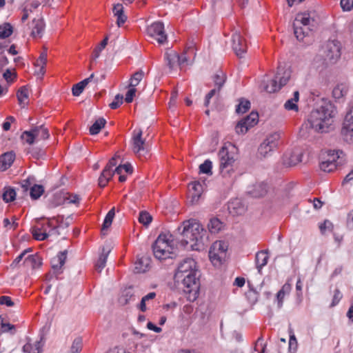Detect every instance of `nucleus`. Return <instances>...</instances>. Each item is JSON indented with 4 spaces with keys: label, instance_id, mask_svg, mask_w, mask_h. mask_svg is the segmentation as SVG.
<instances>
[{
    "label": "nucleus",
    "instance_id": "obj_1",
    "mask_svg": "<svg viewBox=\"0 0 353 353\" xmlns=\"http://www.w3.org/2000/svg\"><path fill=\"white\" fill-rule=\"evenodd\" d=\"M199 274L196 261L191 258L183 259L174 274V281L186 294L188 301H194L199 294Z\"/></svg>",
    "mask_w": 353,
    "mask_h": 353
},
{
    "label": "nucleus",
    "instance_id": "obj_2",
    "mask_svg": "<svg viewBox=\"0 0 353 353\" xmlns=\"http://www.w3.org/2000/svg\"><path fill=\"white\" fill-rule=\"evenodd\" d=\"M178 230L183 237L181 240L183 245L190 244L191 249L196 251L204 250L208 238L206 231L199 223L195 220L184 221Z\"/></svg>",
    "mask_w": 353,
    "mask_h": 353
},
{
    "label": "nucleus",
    "instance_id": "obj_3",
    "mask_svg": "<svg viewBox=\"0 0 353 353\" xmlns=\"http://www.w3.org/2000/svg\"><path fill=\"white\" fill-rule=\"evenodd\" d=\"M335 113L334 104L330 100L322 99L309 116L310 127L317 132H326L333 122Z\"/></svg>",
    "mask_w": 353,
    "mask_h": 353
},
{
    "label": "nucleus",
    "instance_id": "obj_4",
    "mask_svg": "<svg viewBox=\"0 0 353 353\" xmlns=\"http://www.w3.org/2000/svg\"><path fill=\"white\" fill-rule=\"evenodd\" d=\"M196 52L194 46H188L183 53L179 55L176 51L168 50L164 54V59L169 72H172L177 65L182 66L188 63L191 57L194 58Z\"/></svg>",
    "mask_w": 353,
    "mask_h": 353
},
{
    "label": "nucleus",
    "instance_id": "obj_5",
    "mask_svg": "<svg viewBox=\"0 0 353 353\" xmlns=\"http://www.w3.org/2000/svg\"><path fill=\"white\" fill-rule=\"evenodd\" d=\"M172 235L170 234H161L152 245L154 256L163 260L167 258H172L173 252Z\"/></svg>",
    "mask_w": 353,
    "mask_h": 353
},
{
    "label": "nucleus",
    "instance_id": "obj_6",
    "mask_svg": "<svg viewBox=\"0 0 353 353\" xmlns=\"http://www.w3.org/2000/svg\"><path fill=\"white\" fill-rule=\"evenodd\" d=\"M314 23V20L309 13L297 14L293 23L294 33L296 39L301 41L308 35L312 30V27Z\"/></svg>",
    "mask_w": 353,
    "mask_h": 353
},
{
    "label": "nucleus",
    "instance_id": "obj_7",
    "mask_svg": "<svg viewBox=\"0 0 353 353\" xmlns=\"http://www.w3.org/2000/svg\"><path fill=\"white\" fill-rule=\"evenodd\" d=\"M281 134L279 132H274L268 135L260 144L258 148V153L261 158L268 157L279 145Z\"/></svg>",
    "mask_w": 353,
    "mask_h": 353
},
{
    "label": "nucleus",
    "instance_id": "obj_8",
    "mask_svg": "<svg viewBox=\"0 0 353 353\" xmlns=\"http://www.w3.org/2000/svg\"><path fill=\"white\" fill-rule=\"evenodd\" d=\"M325 61L334 63L341 57V43L337 40H329L323 47Z\"/></svg>",
    "mask_w": 353,
    "mask_h": 353
},
{
    "label": "nucleus",
    "instance_id": "obj_9",
    "mask_svg": "<svg viewBox=\"0 0 353 353\" xmlns=\"http://www.w3.org/2000/svg\"><path fill=\"white\" fill-rule=\"evenodd\" d=\"M220 160V172L223 176L229 174L232 170V166L235 161L234 157L230 154L226 147L223 146L219 152Z\"/></svg>",
    "mask_w": 353,
    "mask_h": 353
},
{
    "label": "nucleus",
    "instance_id": "obj_10",
    "mask_svg": "<svg viewBox=\"0 0 353 353\" xmlns=\"http://www.w3.org/2000/svg\"><path fill=\"white\" fill-rule=\"evenodd\" d=\"M142 134L143 132L141 129L137 132L134 131L132 138V151L139 158L145 157L148 153L145 140L142 138Z\"/></svg>",
    "mask_w": 353,
    "mask_h": 353
},
{
    "label": "nucleus",
    "instance_id": "obj_11",
    "mask_svg": "<svg viewBox=\"0 0 353 353\" xmlns=\"http://www.w3.org/2000/svg\"><path fill=\"white\" fill-rule=\"evenodd\" d=\"M46 217H41L36 219L37 225L32 226L30 229L31 234L33 238L39 241L46 240L49 236L50 234L48 233V228H49L46 223H41V220H46Z\"/></svg>",
    "mask_w": 353,
    "mask_h": 353
},
{
    "label": "nucleus",
    "instance_id": "obj_12",
    "mask_svg": "<svg viewBox=\"0 0 353 353\" xmlns=\"http://www.w3.org/2000/svg\"><path fill=\"white\" fill-rule=\"evenodd\" d=\"M259 121V114L256 112H252L245 118L241 119L238 122L235 127L237 134H245L248 132V129L257 124Z\"/></svg>",
    "mask_w": 353,
    "mask_h": 353
},
{
    "label": "nucleus",
    "instance_id": "obj_13",
    "mask_svg": "<svg viewBox=\"0 0 353 353\" xmlns=\"http://www.w3.org/2000/svg\"><path fill=\"white\" fill-rule=\"evenodd\" d=\"M147 32L150 37L155 39L160 44L164 43L167 40V35L164 31V25L161 21L152 23L147 28Z\"/></svg>",
    "mask_w": 353,
    "mask_h": 353
},
{
    "label": "nucleus",
    "instance_id": "obj_14",
    "mask_svg": "<svg viewBox=\"0 0 353 353\" xmlns=\"http://www.w3.org/2000/svg\"><path fill=\"white\" fill-rule=\"evenodd\" d=\"M302 160V152L299 149L287 151L283 156V164L286 167L296 165Z\"/></svg>",
    "mask_w": 353,
    "mask_h": 353
},
{
    "label": "nucleus",
    "instance_id": "obj_15",
    "mask_svg": "<svg viewBox=\"0 0 353 353\" xmlns=\"http://www.w3.org/2000/svg\"><path fill=\"white\" fill-rule=\"evenodd\" d=\"M232 49L236 55L241 58L243 55L246 52L247 50V46L244 39L242 38L239 33L236 32L232 35Z\"/></svg>",
    "mask_w": 353,
    "mask_h": 353
},
{
    "label": "nucleus",
    "instance_id": "obj_16",
    "mask_svg": "<svg viewBox=\"0 0 353 353\" xmlns=\"http://www.w3.org/2000/svg\"><path fill=\"white\" fill-rule=\"evenodd\" d=\"M342 134L347 139V137H353V107L347 112L342 128Z\"/></svg>",
    "mask_w": 353,
    "mask_h": 353
},
{
    "label": "nucleus",
    "instance_id": "obj_17",
    "mask_svg": "<svg viewBox=\"0 0 353 353\" xmlns=\"http://www.w3.org/2000/svg\"><path fill=\"white\" fill-rule=\"evenodd\" d=\"M268 190V185L265 182H259L254 184L251 189L248 191V193L253 197H261L265 196Z\"/></svg>",
    "mask_w": 353,
    "mask_h": 353
},
{
    "label": "nucleus",
    "instance_id": "obj_18",
    "mask_svg": "<svg viewBox=\"0 0 353 353\" xmlns=\"http://www.w3.org/2000/svg\"><path fill=\"white\" fill-rule=\"evenodd\" d=\"M31 36L34 38L41 37L44 28H45V23L42 18L39 19H34L31 23Z\"/></svg>",
    "mask_w": 353,
    "mask_h": 353
},
{
    "label": "nucleus",
    "instance_id": "obj_19",
    "mask_svg": "<svg viewBox=\"0 0 353 353\" xmlns=\"http://www.w3.org/2000/svg\"><path fill=\"white\" fill-rule=\"evenodd\" d=\"M291 77V71L289 69H284L281 65L277 68V72L275 76V79L279 81V85L281 88L287 84Z\"/></svg>",
    "mask_w": 353,
    "mask_h": 353
},
{
    "label": "nucleus",
    "instance_id": "obj_20",
    "mask_svg": "<svg viewBox=\"0 0 353 353\" xmlns=\"http://www.w3.org/2000/svg\"><path fill=\"white\" fill-rule=\"evenodd\" d=\"M228 210L233 216H238L243 214L245 210L246 207L239 199H235L228 204Z\"/></svg>",
    "mask_w": 353,
    "mask_h": 353
},
{
    "label": "nucleus",
    "instance_id": "obj_21",
    "mask_svg": "<svg viewBox=\"0 0 353 353\" xmlns=\"http://www.w3.org/2000/svg\"><path fill=\"white\" fill-rule=\"evenodd\" d=\"M150 259L148 256H141L134 263V272L137 274L145 272L150 268Z\"/></svg>",
    "mask_w": 353,
    "mask_h": 353
},
{
    "label": "nucleus",
    "instance_id": "obj_22",
    "mask_svg": "<svg viewBox=\"0 0 353 353\" xmlns=\"http://www.w3.org/2000/svg\"><path fill=\"white\" fill-rule=\"evenodd\" d=\"M15 159L13 152H6L0 157V171H4L11 166Z\"/></svg>",
    "mask_w": 353,
    "mask_h": 353
},
{
    "label": "nucleus",
    "instance_id": "obj_23",
    "mask_svg": "<svg viewBox=\"0 0 353 353\" xmlns=\"http://www.w3.org/2000/svg\"><path fill=\"white\" fill-rule=\"evenodd\" d=\"M269 259L268 250H261L256 254L255 263L259 273H261L263 267L267 265Z\"/></svg>",
    "mask_w": 353,
    "mask_h": 353
},
{
    "label": "nucleus",
    "instance_id": "obj_24",
    "mask_svg": "<svg viewBox=\"0 0 353 353\" xmlns=\"http://www.w3.org/2000/svg\"><path fill=\"white\" fill-rule=\"evenodd\" d=\"M67 250L60 252L57 256L51 260L52 268L54 272L59 271L64 265L67 258Z\"/></svg>",
    "mask_w": 353,
    "mask_h": 353
},
{
    "label": "nucleus",
    "instance_id": "obj_25",
    "mask_svg": "<svg viewBox=\"0 0 353 353\" xmlns=\"http://www.w3.org/2000/svg\"><path fill=\"white\" fill-rule=\"evenodd\" d=\"M112 12L117 17V24L121 27L127 20V16L124 14L123 6L121 3H117L114 6Z\"/></svg>",
    "mask_w": 353,
    "mask_h": 353
},
{
    "label": "nucleus",
    "instance_id": "obj_26",
    "mask_svg": "<svg viewBox=\"0 0 353 353\" xmlns=\"http://www.w3.org/2000/svg\"><path fill=\"white\" fill-rule=\"evenodd\" d=\"M23 264L32 269L39 268L42 265V259L37 254L28 255L25 258Z\"/></svg>",
    "mask_w": 353,
    "mask_h": 353
},
{
    "label": "nucleus",
    "instance_id": "obj_27",
    "mask_svg": "<svg viewBox=\"0 0 353 353\" xmlns=\"http://www.w3.org/2000/svg\"><path fill=\"white\" fill-rule=\"evenodd\" d=\"M114 173L116 172L114 171L113 172L112 169L109 168V167H105L99 178V186L101 188L105 187Z\"/></svg>",
    "mask_w": 353,
    "mask_h": 353
},
{
    "label": "nucleus",
    "instance_id": "obj_28",
    "mask_svg": "<svg viewBox=\"0 0 353 353\" xmlns=\"http://www.w3.org/2000/svg\"><path fill=\"white\" fill-rule=\"evenodd\" d=\"M134 295L133 292V289L132 287H129L126 288L123 292L122 296L119 298V302L122 305H127L129 303L130 301H134Z\"/></svg>",
    "mask_w": 353,
    "mask_h": 353
},
{
    "label": "nucleus",
    "instance_id": "obj_29",
    "mask_svg": "<svg viewBox=\"0 0 353 353\" xmlns=\"http://www.w3.org/2000/svg\"><path fill=\"white\" fill-rule=\"evenodd\" d=\"M106 121L104 118H99L90 128V133L92 135H95L99 133L100 130L105 126Z\"/></svg>",
    "mask_w": 353,
    "mask_h": 353
},
{
    "label": "nucleus",
    "instance_id": "obj_30",
    "mask_svg": "<svg viewBox=\"0 0 353 353\" xmlns=\"http://www.w3.org/2000/svg\"><path fill=\"white\" fill-rule=\"evenodd\" d=\"M50 219H52V222L53 221H56V225L59 226L60 229L61 228H67L69 227L70 223L69 221V219H72L71 216H68L65 220H64V216L63 215H57L52 217H49Z\"/></svg>",
    "mask_w": 353,
    "mask_h": 353
},
{
    "label": "nucleus",
    "instance_id": "obj_31",
    "mask_svg": "<svg viewBox=\"0 0 353 353\" xmlns=\"http://www.w3.org/2000/svg\"><path fill=\"white\" fill-rule=\"evenodd\" d=\"M223 252H217L212 249L209 251V257L211 262L214 265H219L221 264L222 260L225 258Z\"/></svg>",
    "mask_w": 353,
    "mask_h": 353
},
{
    "label": "nucleus",
    "instance_id": "obj_32",
    "mask_svg": "<svg viewBox=\"0 0 353 353\" xmlns=\"http://www.w3.org/2000/svg\"><path fill=\"white\" fill-rule=\"evenodd\" d=\"M114 215H115V210H114V208H112L106 214L104 221H103V223L102 225L101 233L103 235L105 234L104 231L110 227V225L112 223L113 219L114 217Z\"/></svg>",
    "mask_w": 353,
    "mask_h": 353
},
{
    "label": "nucleus",
    "instance_id": "obj_33",
    "mask_svg": "<svg viewBox=\"0 0 353 353\" xmlns=\"http://www.w3.org/2000/svg\"><path fill=\"white\" fill-rule=\"evenodd\" d=\"M144 75L145 73L142 70H139L134 73L130 79L128 87L135 88V87L138 85L140 81L143 79Z\"/></svg>",
    "mask_w": 353,
    "mask_h": 353
},
{
    "label": "nucleus",
    "instance_id": "obj_34",
    "mask_svg": "<svg viewBox=\"0 0 353 353\" xmlns=\"http://www.w3.org/2000/svg\"><path fill=\"white\" fill-rule=\"evenodd\" d=\"M2 199L6 203L13 201L16 199V192L14 189L10 186L5 187Z\"/></svg>",
    "mask_w": 353,
    "mask_h": 353
},
{
    "label": "nucleus",
    "instance_id": "obj_35",
    "mask_svg": "<svg viewBox=\"0 0 353 353\" xmlns=\"http://www.w3.org/2000/svg\"><path fill=\"white\" fill-rule=\"evenodd\" d=\"M43 338H41V341H37L34 346L33 347L30 342H28L23 347V351L27 353H40L41 348L42 347L41 341Z\"/></svg>",
    "mask_w": 353,
    "mask_h": 353
},
{
    "label": "nucleus",
    "instance_id": "obj_36",
    "mask_svg": "<svg viewBox=\"0 0 353 353\" xmlns=\"http://www.w3.org/2000/svg\"><path fill=\"white\" fill-rule=\"evenodd\" d=\"M47 62V53L46 52H43L41 53L39 59L37 60L35 63V65L37 67H40L39 70L38 71L37 74L43 75L45 74V65Z\"/></svg>",
    "mask_w": 353,
    "mask_h": 353
},
{
    "label": "nucleus",
    "instance_id": "obj_37",
    "mask_svg": "<svg viewBox=\"0 0 353 353\" xmlns=\"http://www.w3.org/2000/svg\"><path fill=\"white\" fill-rule=\"evenodd\" d=\"M44 192V188L41 185L34 184L30 188V196L34 199H38Z\"/></svg>",
    "mask_w": 353,
    "mask_h": 353
},
{
    "label": "nucleus",
    "instance_id": "obj_38",
    "mask_svg": "<svg viewBox=\"0 0 353 353\" xmlns=\"http://www.w3.org/2000/svg\"><path fill=\"white\" fill-rule=\"evenodd\" d=\"M110 251V250H109L105 252V249H103V252L99 256V258L95 265L96 269L97 270L98 272H100L105 266L108 255Z\"/></svg>",
    "mask_w": 353,
    "mask_h": 353
},
{
    "label": "nucleus",
    "instance_id": "obj_39",
    "mask_svg": "<svg viewBox=\"0 0 353 353\" xmlns=\"http://www.w3.org/2000/svg\"><path fill=\"white\" fill-rule=\"evenodd\" d=\"M347 93V88L343 84L337 85L332 91L333 97L336 99H340Z\"/></svg>",
    "mask_w": 353,
    "mask_h": 353
},
{
    "label": "nucleus",
    "instance_id": "obj_40",
    "mask_svg": "<svg viewBox=\"0 0 353 353\" xmlns=\"http://www.w3.org/2000/svg\"><path fill=\"white\" fill-rule=\"evenodd\" d=\"M13 32L12 26L9 23L0 25V39L9 37Z\"/></svg>",
    "mask_w": 353,
    "mask_h": 353
},
{
    "label": "nucleus",
    "instance_id": "obj_41",
    "mask_svg": "<svg viewBox=\"0 0 353 353\" xmlns=\"http://www.w3.org/2000/svg\"><path fill=\"white\" fill-rule=\"evenodd\" d=\"M290 290V285L285 284L282 288L276 294L277 305L279 308H281L283 305L284 297Z\"/></svg>",
    "mask_w": 353,
    "mask_h": 353
},
{
    "label": "nucleus",
    "instance_id": "obj_42",
    "mask_svg": "<svg viewBox=\"0 0 353 353\" xmlns=\"http://www.w3.org/2000/svg\"><path fill=\"white\" fill-rule=\"evenodd\" d=\"M248 285L250 287V290L245 293V297L250 303V305H253L258 301L259 294L255 290L251 288L250 282H248Z\"/></svg>",
    "mask_w": 353,
    "mask_h": 353
},
{
    "label": "nucleus",
    "instance_id": "obj_43",
    "mask_svg": "<svg viewBox=\"0 0 353 353\" xmlns=\"http://www.w3.org/2000/svg\"><path fill=\"white\" fill-rule=\"evenodd\" d=\"M341 155H343V152L341 150H328L327 157L325 158L324 161H329L334 164H337L336 161L341 158Z\"/></svg>",
    "mask_w": 353,
    "mask_h": 353
},
{
    "label": "nucleus",
    "instance_id": "obj_44",
    "mask_svg": "<svg viewBox=\"0 0 353 353\" xmlns=\"http://www.w3.org/2000/svg\"><path fill=\"white\" fill-rule=\"evenodd\" d=\"M17 97L20 105L26 104L25 101L28 99V89L26 86H22L19 89Z\"/></svg>",
    "mask_w": 353,
    "mask_h": 353
},
{
    "label": "nucleus",
    "instance_id": "obj_45",
    "mask_svg": "<svg viewBox=\"0 0 353 353\" xmlns=\"http://www.w3.org/2000/svg\"><path fill=\"white\" fill-rule=\"evenodd\" d=\"M208 227L211 233H217L221 229L222 223L219 219L213 218L210 220Z\"/></svg>",
    "mask_w": 353,
    "mask_h": 353
},
{
    "label": "nucleus",
    "instance_id": "obj_46",
    "mask_svg": "<svg viewBox=\"0 0 353 353\" xmlns=\"http://www.w3.org/2000/svg\"><path fill=\"white\" fill-rule=\"evenodd\" d=\"M250 108V102L248 100L241 99L239 103L237 105L236 112L238 114L246 112Z\"/></svg>",
    "mask_w": 353,
    "mask_h": 353
},
{
    "label": "nucleus",
    "instance_id": "obj_47",
    "mask_svg": "<svg viewBox=\"0 0 353 353\" xmlns=\"http://www.w3.org/2000/svg\"><path fill=\"white\" fill-rule=\"evenodd\" d=\"M156 293L154 292L148 293L147 295L144 296L141 301V303L139 305V310L144 312L147 310L146 302L150 300H152L156 297Z\"/></svg>",
    "mask_w": 353,
    "mask_h": 353
},
{
    "label": "nucleus",
    "instance_id": "obj_48",
    "mask_svg": "<svg viewBox=\"0 0 353 353\" xmlns=\"http://www.w3.org/2000/svg\"><path fill=\"white\" fill-rule=\"evenodd\" d=\"M210 249L217 252H223L225 254V252L228 250V245L225 242L222 241H219L214 242L211 246Z\"/></svg>",
    "mask_w": 353,
    "mask_h": 353
},
{
    "label": "nucleus",
    "instance_id": "obj_49",
    "mask_svg": "<svg viewBox=\"0 0 353 353\" xmlns=\"http://www.w3.org/2000/svg\"><path fill=\"white\" fill-rule=\"evenodd\" d=\"M337 164L329 161H322L320 163V168L325 172H331L336 168Z\"/></svg>",
    "mask_w": 353,
    "mask_h": 353
},
{
    "label": "nucleus",
    "instance_id": "obj_50",
    "mask_svg": "<svg viewBox=\"0 0 353 353\" xmlns=\"http://www.w3.org/2000/svg\"><path fill=\"white\" fill-rule=\"evenodd\" d=\"M108 37L106 36L103 39V40L100 43V44L94 48L93 51L92 59H96L99 57L100 52L102 51V50H103L105 48V46L108 44Z\"/></svg>",
    "mask_w": 353,
    "mask_h": 353
},
{
    "label": "nucleus",
    "instance_id": "obj_51",
    "mask_svg": "<svg viewBox=\"0 0 353 353\" xmlns=\"http://www.w3.org/2000/svg\"><path fill=\"white\" fill-rule=\"evenodd\" d=\"M212 163L210 160H205L202 164L199 165V171L201 173L212 174Z\"/></svg>",
    "mask_w": 353,
    "mask_h": 353
},
{
    "label": "nucleus",
    "instance_id": "obj_52",
    "mask_svg": "<svg viewBox=\"0 0 353 353\" xmlns=\"http://www.w3.org/2000/svg\"><path fill=\"white\" fill-rule=\"evenodd\" d=\"M152 220V216L147 212L142 211L139 214V221L145 226H148Z\"/></svg>",
    "mask_w": 353,
    "mask_h": 353
},
{
    "label": "nucleus",
    "instance_id": "obj_53",
    "mask_svg": "<svg viewBox=\"0 0 353 353\" xmlns=\"http://www.w3.org/2000/svg\"><path fill=\"white\" fill-rule=\"evenodd\" d=\"M47 225L50 228L49 231L48 232V233L50 234V236H52V235L59 236V235H61V232L59 231L60 228H59V226H57L56 225H54L52 224V219H50V218L47 219Z\"/></svg>",
    "mask_w": 353,
    "mask_h": 353
},
{
    "label": "nucleus",
    "instance_id": "obj_54",
    "mask_svg": "<svg viewBox=\"0 0 353 353\" xmlns=\"http://www.w3.org/2000/svg\"><path fill=\"white\" fill-rule=\"evenodd\" d=\"M83 347V341L81 338H76L71 346V353H79Z\"/></svg>",
    "mask_w": 353,
    "mask_h": 353
},
{
    "label": "nucleus",
    "instance_id": "obj_55",
    "mask_svg": "<svg viewBox=\"0 0 353 353\" xmlns=\"http://www.w3.org/2000/svg\"><path fill=\"white\" fill-rule=\"evenodd\" d=\"M281 89V86L277 84L276 79H272L270 84H267L264 86V90L269 92L273 93Z\"/></svg>",
    "mask_w": 353,
    "mask_h": 353
},
{
    "label": "nucleus",
    "instance_id": "obj_56",
    "mask_svg": "<svg viewBox=\"0 0 353 353\" xmlns=\"http://www.w3.org/2000/svg\"><path fill=\"white\" fill-rule=\"evenodd\" d=\"M123 171H125L127 173H132V165L130 163L120 165L118 167H117L114 170V172L117 174H121Z\"/></svg>",
    "mask_w": 353,
    "mask_h": 353
},
{
    "label": "nucleus",
    "instance_id": "obj_57",
    "mask_svg": "<svg viewBox=\"0 0 353 353\" xmlns=\"http://www.w3.org/2000/svg\"><path fill=\"white\" fill-rule=\"evenodd\" d=\"M214 85L218 88V91H220L221 88L223 85L225 81V77L224 74H215L214 77Z\"/></svg>",
    "mask_w": 353,
    "mask_h": 353
},
{
    "label": "nucleus",
    "instance_id": "obj_58",
    "mask_svg": "<svg viewBox=\"0 0 353 353\" xmlns=\"http://www.w3.org/2000/svg\"><path fill=\"white\" fill-rule=\"evenodd\" d=\"M123 101V96L121 94H118L115 96L113 101L109 104L111 109H117L119 108Z\"/></svg>",
    "mask_w": 353,
    "mask_h": 353
},
{
    "label": "nucleus",
    "instance_id": "obj_59",
    "mask_svg": "<svg viewBox=\"0 0 353 353\" xmlns=\"http://www.w3.org/2000/svg\"><path fill=\"white\" fill-rule=\"evenodd\" d=\"M34 181V178L33 176H29L28 179L22 181L21 187L23 192H27L30 190Z\"/></svg>",
    "mask_w": 353,
    "mask_h": 353
},
{
    "label": "nucleus",
    "instance_id": "obj_60",
    "mask_svg": "<svg viewBox=\"0 0 353 353\" xmlns=\"http://www.w3.org/2000/svg\"><path fill=\"white\" fill-rule=\"evenodd\" d=\"M0 325H1V332H8L12 330H14L15 327L14 325L10 323H4V319L0 315Z\"/></svg>",
    "mask_w": 353,
    "mask_h": 353
},
{
    "label": "nucleus",
    "instance_id": "obj_61",
    "mask_svg": "<svg viewBox=\"0 0 353 353\" xmlns=\"http://www.w3.org/2000/svg\"><path fill=\"white\" fill-rule=\"evenodd\" d=\"M34 131L40 132L39 137H40V139H47L50 136L48 130L46 128H45L43 125L34 127Z\"/></svg>",
    "mask_w": 353,
    "mask_h": 353
},
{
    "label": "nucleus",
    "instance_id": "obj_62",
    "mask_svg": "<svg viewBox=\"0 0 353 353\" xmlns=\"http://www.w3.org/2000/svg\"><path fill=\"white\" fill-rule=\"evenodd\" d=\"M21 138L24 139L26 143L30 145L33 144L36 139V137L32 134V132H30V131H24L22 133Z\"/></svg>",
    "mask_w": 353,
    "mask_h": 353
},
{
    "label": "nucleus",
    "instance_id": "obj_63",
    "mask_svg": "<svg viewBox=\"0 0 353 353\" xmlns=\"http://www.w3.org/2000/svg\"><path fill=\"white\" fill-rule=\"evenodd\" d=\"M334 225L331 221L329 220H325L323 223H321L319 225V230L322 234H323L326 230L332 231L333 230Z\"/></svg>",
    "mask_w": 353,
    "mask_h": 353
},
{
    "label": "nucleus",
    "instance_id": "obj_64",
    "mask_svg": "<svg viewBox=\"0 0 353 353\" xmlns=\"http://www.w3.org/2000/svg\"><path fill=\"white\" fill-rule=\"evenodd\" d=\"M15 303L12 300L10 296H1L0 297V305H5L6 307H13Z\"/></svg>",
    "mask_w": 353,
    "mask_h": 353
}]
</instances>
